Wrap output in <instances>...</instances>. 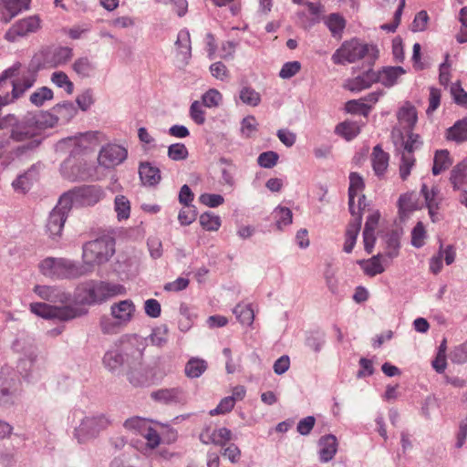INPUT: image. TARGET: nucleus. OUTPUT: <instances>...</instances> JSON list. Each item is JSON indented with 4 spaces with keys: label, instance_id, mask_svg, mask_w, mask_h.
Segmentation results:
<instances>
[{
    "label": "nucleus",
    "instance_id": "nucleus-45",
    "mask_svg": "<svg viewBox=\"0 0 467 467\" xmlns=\"http://www.w3.org/2000/svg\"><path fill=\"white\" fill-rule=\"evenodd\" d=\"M273 214L275 219L276 226L279 230H281L283 226L292 223L293 213L287 207L278 206L275 209Z\"/></svg>",
    "mask_w": 467,
    "mask_h": 467
},
{
    "label": "nucleus",
    "instance_id": "nucleus-30",
    "mask_svg": "<svg viewBox=\"0 0 467 467\" xmlns=\"http://www.w3.org/2000/svg\"><path fill=\"white\" fill-rule=\"evenodd\" d=\"M467 178V158L459 162L451 171L450 182L455 191H459L464 185Z\"/></svg>",
    "mask_w": 467,
    "mask_h": 467
},
{
    "label": "nucleus",
    "instance_id": "nucleus-39",
    "mask_svg": "<svg viewBox=\"0 0 467 467\" xmlns=\"http://www.w3.org/2000/svg\"><path fill=\"white\" fill-rule=\"evenodd\" d=\"M451 164L450 153L447 150H440L435 152L432 173L434 175L440 174L442 171L448 169Z\"/></svg>",
    "mask_w": 467,
    "mask_h": 467
},
{
    "label": "nucleus",
    "instance_id": "nucleus-58",
    "mask_svg": "<svg viewBox=\"0 0 467 467\" xmlns=\"http://www.w3.org/2000/svg\"><path fill=\"white\" fill-rule=\"evenodd\" d=\"M258 129V122L254 116H247L241 122V132L243 136L251 138Z\"/></svg>",
    "mask_w": 467,
    "mask_h": 467
},
{
    "label": "nucleus",
    "instance_id": "nucleus-28",
    "mask_svg": "<svg viewBox=\"0 0 467 467\" xmlns=\"http://www.w3.org/2000/svg\"><path fill=\"white\" fill-rule=\"evenodd\" d=\"M397 118L404 129L412 130L418 119L416 109L410 103H406L399 109Z\"/></svg>",
    "mask_w": 467,
    "mask_h": 467
},
{
    "label": "nucleus",
    "instance_id": "nucleus-57",
    "mask_svg": "<svg viewBox=\"0 0 467 467\" xmlns=\"http://www.w3.org/2000/svg\"><path fill=\"white\" fill-rule=\"evenodd\" d=\"M420 192L425 199L429 210L439 208V203L436 200L437 194L439 192L437 188L433 187L429 190L426 184H422Z\"/></svg>",
    "mask_w": 467,
    "mask_h": 467
},
{
    "label": "nucleus",
    "instance_id": "nucleus-40",
    "mask_svg": "<svg viewBox=\"0 0 467 467\" xmlns=\"http://www.w3.org/2000/svg\"><path fill=\"white\" fill-rule=\"evenodd\" d=\"M73 70L81 78H89L95 71L94 63L87 57L78 58L73 64Z\"/></svg>",
    "mask_w": 467,
    "mask_h": 467
},
{
    "label": "nucleus",
    "instance_id": "nucleus-49",
    "mask_svg": "<svg viewBox=\"0 0 467 467\" xmlns=\"http://www.w3.org/2000/svg\"><path fill=\"white\" fill-rule=\"evenodd\" d=\"M234 314L243 325H252L254 319V310L250 306L237 305L234 308Z\"/></svg>",
    "mask_w": 467,
    "mask_h": 467
},
{
    "label": "nucleus",
    "instance_id": "nucleus-35",
    "mask_svg": "<svg viewBox=\"0 0 467 467\" xmlns=\"http://www.w3.org/2000/svg\"><path fill=\"white\" fill-rule=\"evenodd\" d=\"M175 46L179 54L182 56V59L187 60L191 57L192 47L188 30L182 29L178 33Z\"/></svg>",
    "mask_w": 467,
    "mask_h": 467
},
{
    "label": "nucleus",
    "instance_id": "nucleus-18",
    "mask_svg": "<svg viewBox=\"0 0 467 467\" xmlns=\"http://www.w3.org/2000/svg\"><path fill=\"white\" fill-rule=\"evenodd\" d=\"M318 447L320 462H328L337 451V440L333 434L322 436L318 441Z\"/></svg>",
    "mask_w": 467,
    "mask_h": 467
},
{
    "label": "nucleus",
    "instance_id": "nucleus-52",
    "mask_svg": "<svg viewBox=\"0 0 467 467\" xmlns=\"http://www.w3.org/2000/svg\"><path fill=\"white\" fill-rule=\"evenodd\" d=\"M73 57V50L68 47H59L55 49L52 61L56 66H61L68 62Z\"/></svg>",
    "mask_w": 467,
    "mask_h": 467
},
{
    "label": "nucleus",
    "instance_id": "nucleus-64",
    "mask_svg": "<svg viewBox=\"0 0 467 467\" xmlns=\"http://www.w3.org/2000/svg\"><path fill=\"white\" fill-rule=\"evenodd\" d=\"M451 359L454 363H464L467 361V340L457 346L451 354Z\"/></svg>",
    "mask_w": 467,
    "mask_h": 467
},
{
    "label": "nucleus",
    "instance_id": "nucleus-17",
    "mask_svg": "<svg viewBox=\"0 0 467 467\" xmlns=\"http://www.w3.org/2000/svg\"><path fill=\"white\" fill-rule=\"evenodd\" d=\"M16 380L0 372V406L10 407L15 403Z\"/></svg>",
    "mask_w": 467,
    "mask_h": 467
},
{
    "label": "nucleus",
    "instance_id": "nucleus-51",
    "mask_svg": "<svg viewBox=\"0 0 467 467\" xmlns=\"http://www.w3.org/2000/svg\"><path fill=\"white\" fill-rule=\"evenodd\" d=\"M371 106L363 102L361 99L349 100L346 103V110L353 114H361L368 116L370 111Z\"/></svg>",
    "mask_w": 467,
    "mask_h": 467
},
{
    "label": "nucleus",
    "instance_id": "nucleus-9",
    "mask_svg": "<svg viewBox=\"0 0 467 467\" xmlns=\"http://www.w3.org/2000/svg\"><path fill=\"white\" fill-rule=\"evenodd\" d=\"M128 156L126 148L118 144H107L99 150L98 161L99 165L109 169L122 163Z\"/></svg>",
    "mask_w": 467,
    "mask_h": 467
},
{
    "label": "nucleus",
    "instance_id": "nucleus-25",
    "mask_svg": "<svg viewBox=\"0 0 467 467\" xmlns=\"http://www.w3.org/2000/svg\"><path fill=\"white\" fill-rule=\"evenodd\" d=\"M405 73L401 67H388L376 72L377 82H380L385 87H392L397 83L398 78Z\"/></svg>",
    "mask_w": 467,
    "mask_h": 467
},
{
    "label": "nucleus",
    "instance_id": "nucleus-42",
    "mask_svg": "<svg viewBox=\"0 0 467 467\" xmlns=\"http://www.w3.org/2000/svg\"><path fill=\"white\" fill-rule=\"evenodd\" d=\"M380 256V254H377L368 261H358V264L363 266V270L367 275L375 276L385 271V268L379 261Z\"/></svg>",
    "mask_w": 467,
    "mask_h": 467
},
{
    "label": "nucleus",
    "instance_id": "nucleus-5",
    "mask_svg": "<svg viewBox=\"0 0 467 467\" xmlns=\"http://www.w3.org/2000/svg\"><path fill=\"white\" fill-rule=\"evenodd\" d=\"M112 424V420L106 413H95L85 416L75 429L74 435L79 443L99 437Z\"/></svg>",
    "mask_w": 467,
    "mask_h": 467
},
{
    "label": "nucleus",
    "instance_id": "nucleus-56",
    "mask_svg": "<svg viewBox=\"0 0 467 467\" xmlns=\"http://www.w3.org/2000/svg\"><path fill=\"white\" fill-rule=\"evenodd\" d=\"M168 157L172 161H182L188 157V150L182 143H174L168 148Z\"/></svg>",
    "mask_w": 467,
    "mask_h": 467
},
{
    "label": "nucleus",
    "instance_id": "nucleus-32",
    "mask_svg": "<svg viewBox=\"0 0 467 467\" xmlns=\"http://www.w3.org/2000/svg\"><path fill=\"white\" fill-rule=\"evenodd\" d=\"M99 285L100 286L101 303L114 296L126 294V288L120 284L99 281Z\"/></svg>",
    "mask_w": 467,
    "mask_h": 467
},
{
    "label": "nucleus",
    "instance_id": "nucleus-41",
    "mask_svg": "<svg viewBox=\"0 0 467 467\" xmlns=\"http://www.w3.org/2000/svg\"><path fill=\"white\" fill-rule=\"evenodd\" d=\"M150 422L140 417H132L126 420L123 423L124 428L133 434L142 435L147 430H149Z\"/></svg>",
    "mask_w": 467,
    "mask_h": 467
},
{
    "label": "nucleus",
    "instance_id": "nucleus-22",
    "mask_svg": "<svg viewBox=\"0 0 467 467\" xmlns=\"http://www.w3.org/2000/svg\"><path fill=\"white\" fill-rule=\"evenodd\" d=\"M365 187L363 178L357 172L349 174V187H348V206L351 215L356 214L355 210V197L358 196V192H361Z\"/></svg>",
    "mask_w": 467,
    "mask_h": 467
},
{
    "label": "nucleus",
    "instance_id": "nucleus-13",
    "mask_svg": "<svg viewBox=\"0 0 467 467\" xmlns=\"http://www.w3.org/2000/svg\"><path fill=\"white\" fill-rule=\"evenodd\" d=\"M30 0H1L0 21L7 24L15 16L29 8Z\"/></svg>",
    "mask_w": 467,
    "mask_h": 467
},
{
    "label": "nucleus",
    "instance_id": "nucleus-10",
    "mask_svg": "<svg viewBox=\"0 0 467 467\" xmlns=\"http://www.w3.org/2000/svg\"><path fill=\"white\" fill-rule=\"evenodd\" d=\"M61 175L69 181H84L89 177L87 163L75 158H67L60 166Z\"/></svg>",
    "mask_w": 467,
    "mask_h": 467
},
{
    "label": "nucleus",
    "instance_id": "nucleus-26",
    "mask_svg": "<svg viewBox=\"0 0 467 467\" xmlns=\"http://www.w3.org/2000/svg\"><path fill=\"white\" fill-rule=\"evenodd\" d=\"M389 155L385 152L380 145H376L373 148L371 161L375 173L378 176L384 174L389 166Z\"/></svg>",
    "mask_w": 467,
    "mask_h": 467
},
{
    "label": "nucleus",
    "instance_id": "nucleus-16",
    "mask_svg": "<svg viewBox=\"0 0 467 467\" xmlns=\"http://www.w3.org/2000/svg\"><path fill=\"white\" fill-rule=\"evenodd\" d=\"M135 305L130 299L121 300L110 306L111 316L119 320V324L123 327L130 323L135 313Z\"/></svg>",
    "mask_w": 467,
    "mask_h": 467
},
{
    "label": "nucleus",
    "instance_id": "nucleus-36",
    "mask_svg": "<svg viewBox=\"0 0 467 467\" xmlns=\"http://www.w3.org/2000/svg\"><path fill=\"white\" fill-rule=\"evenodd\" d=\"M335 132L347 140H351L360 132V127L357 122L344 121L336 126Z\"/></svg>",
    "mask_w": 467,
    "mask_h": 467
},
{
    "label": "nucleus",
    "instance_id": "nucleus-8",
    "mask_svg": "<svg viewBox=\"0 0 467 467\" xmlns=\"http://www.w3.org/2000/svg\"><path fill=\"white\" fill-rule=\"evenodd\" d=\"M41 27V19L38 16H30L16 21L5 33V38L9 42H15L18 37H24L35 33Z\"/></svg>",
    "mask_w": 467,
    "mask_h": 467
},
{
    "label": "nucleus",
    "instance_id": "nucleus-43",
    "mask_svg": "<svg viewBox=\"0 0 467 467\" xmlns=\"http://www.w3.org/2000/svg\"><path fill=\"white\" fill-rule=\"evenodd\" d=\"M34 170H28L26 172L19 175L12 183L14 190L19 193H26L31 188L33 182Z\"/></svg>",
    "mask_w": 467,
    "mask_h": 467
},
{
    "label": "nucleus",
    "instance_id": "nucleus-34",
    "mask_svg": "<svg viewBox=\"0 0 467 467\" xmlns=\"http://www.w3.org/2000/svg\"><path fill=\"white\" fill-rule=\"evenodd\" d=\"M207 362L199 358H192L185 365V375L190 379L201 377L207 369Z\"/></svg>",
    "mask_w": 467,
    "mask_h": 467
},
{
    "label": "nucleus",
    "instance_id": "nucleus-53",
    "mask_svg": "<svg viewBox=\"0 0 467 467\" xmlns=\"http://www.w3.org/2000/svg\"><path fill=\"white\" fill-rule=\"evenodd\" d=\"M232 440V431L225 428H220L212 431V443L223 447L227 441Z\"/></svg>",
    "mask_w": 467,
    "mask_h": 467
},
{
    "label": "nucleus",
    "instance_id": "nucleus-6",
    "mask_svg": "<svg viewBox=\"0 0 467 467\" xmlns=\"http://www.w3.org/2000/svg\"><path fill=\"white\" fill-rule=\"evenodd\" d=\"M30 310L43 318L60 321H68L81 316L80 310L71 306H57L46 303H32Z\"/></svg>",
    "mask_w": 467,
    "mask_h": 467
},
{
    "label": "nucleus",
    "instance_id": "nucleus-19",
    "mask_svg": "<svg viewBox=\"0 0 467 467\" xmlns=\"http://www.w3.org/2000/svg\"><path fill=\"white\" fill-rule=\"evenodd\" d=\"M139 175L142 184L150 187L158 185L161 179L160 169L149 161L140 163Z\"/></svg>",
    "mask_w": 467,
    "mask_h": 467
},
{
    "label": "nucleus",
    "instance_id": "nucleus-27",
    "mask_svg": "<svg viewBox=\"0 0 467 467\" xmlns=\"http://www.w3.org/2000/svg\"><path fill=\"white\" fill-rule=\"evenodd\" d=\"M361 223L362 217L358 215V217L353 218L347 228L346 241L343 249L348 254L351 253L355 246L357 237L361 227Z\"/></svg>",
    "mask_w": 467,
    "mask_h": 467
},
{
    "label": "nucleus",
    "instance_id": "nucleus-44",
    "mask_svg": "<svg viewBox=\"0 0 467 467\" xmlns=\"http://www.w3.org/2000/svg\"><path fill=\"white\" fill-rule=\"evenodd\" d=\"M114 208L119 221L126 220L130 214V202L124 195H117L114 200Z\"/></svg>",
    "mask_w": 467,
    "mask_h": 467
},
{
    "label": "nucleus",
    "instance_id": "nucleus-12",
    "mask_svg": "<svg viewBox=\"0 0 467 467\" xmlns=\"http://www.w3.org/2000/svg\"><path fill=\"white\" fill-rule=\"evenodd\" d=\"M99 281H89L78 286L75 300L82 305L101 304Z\"/></svg>",
    "mask_w": 467,
    "mask_h": 467
},
{
    "label": "nucleus",
    "instance_id": "nucleus-55",
    "mask_svg": "<svg viewBox=\"0 0 467 467\" xmlns=\"http://www.w3.org/2000/svg\"><path fill=\"white\" fill-rule=\"evenodd\" d=\"M52 82L59 88H65L67 94H71L74 89L73 83L69 80L67 75L62 71L54 72L51 77Z\"/></svg>",
    "mask_w": 467,
    "mask_h": 467
},
{
    "label": "nucleus",
    "instance_id": "nucleus-24",
    "mask_svg": "<svg viewBox=\"0 0 467 467\" xmlns=\"http://www.w3.org/2000/svg\"><path fill=\"white\" fill-rule=\"evenodd\" d=\"M128 380L134 387H144L150 383V370L147 367L140 364L128 372Z\"/></svg>",
    "mask_w": 467,
    "mask_h": 467
},
{
    "label": "nucleus",
    "instance_id": "nucleus-29",
    "mask_svg": "<svg viewBox=\"0 0 467 467\" xmlns=\"http://www.w3.org/2000/svg\"><path fill=\"white\" fill-rule=\"evenodd\" d=\"M446 138L457 143L467 140V117L457 120L454 125L447 130Z\"/></svg>",
    "mask_w": 467,
    "mask_h": 467
},
{
    "label": "nucleus",
    "instance_id": "nucleus-3",
    "mask_svg": "<svg viewBox=\"0 0 467 467\" xmlns=\"http://www.w3.org/2000/svg\"><path fill=\"white\" fill-rule=\"evenodd\" d=\"M41 273L52 278H77L90 273L87 265H81L67 258L47 257L40 265Z\"/></svg>",
    "mask_w": 467,
    "mask_h": 467
},
{
    "label": "nucleus",
    "instance_id": "nucleus-50",
    "mask_svg": "<svg viewBox=\"0 0 467 467\" xmlns=\"http://www.w3.org/2000/svg\"><path fill=\"white\" fill-rule=\"evenodd\" d=\"M122 324H119V320L113 317H102L100 318V329L103 334L113 335L119 333L123 328Z\"/></svg>",
    "mask_w": 467,
    "mask_h": 467
},
{
    "label": "nucleus",
    "instance_id": "nucleus-63",
    "mask_svg": "<svg viewBox=\"0 0 467 467\" xmlns=\"http://www.w3.org/2000/svg\"><path fill=\"white\" fill-rule=\"evenodd\" d=\"M301 69V64L298 61H290L283 65L279 72V77L283 79H288L296 75Z\"/></svg>",
    "mask_w": 467,
    "mask_h": 467
},
{
    "label": "nucleus",
    "instance_id": "nucleus-62",
    "mask_svg": "<svg viewBox=\"0 0 467 467\" xmlns=\"http://www.w3.org/2000/svg\"><path fill=\"white\" fill-rule=\"evenodd\" d=\"M422 144L420 135L410 132L408 138L403 141L402 153L413 154V151L419 149Z\"/></svg>",
    "mask_w": 467,
    "mask_h": 467
},
{
    "label": "nucleus",
    "instance_id": "nucleus-48",
    "mask_svg": "<svg viewBox=\"0 0 467 467\" xmlns=\"http://www.w3.org/2000/svg\"><path fill=\"white\" fill-rule=\"evenodd\" d=\"M200 224L206 231H217L221 226V218L211 212H205L200 216Z\"/></svg>",
    "mask_w": 467,
    "mask_h": 467
},
{
    "label": "nucleus",
    "instance_id": "nucleus-61",
    "mask_svg": "<svg viewBox=\"0 0 467 467\" xmlns=\"http://www.w3.org/2000/svg\"><path fill=\"white\" fill-rule=\"evenodd\" d=\"M426 237V231L421 222H419L411 232V244L414 247L420 248L424 244Z\"/></svg>",
    "mask_w": 467,
    "mask_h": 467
},
{
    "label": "nucleus",
    "instance_id": "nucleus-23",
    "mask_svg": "<svg viewBox=\"0 0 467 467\" xmlns=\"http://www.w3.org/2000/svg\"><path fill=\"white\" fill-rule=\"evenodd\" d=\"M375 82H377L376 72L369 69L364 74L348 80L347 88L351 91H361L368 88Z\"/></svg>",
    "mask_w": 467,
    "mask_h": 467
},
{
    "label": "nucleus",
    "instance_id": "nucleus-31",
    "mask_svg": "<svg viewBox=\"0 0 467 467\" xmlns=\"http://www.w3.org/2000/svg\"><path fill=\"white\" fill-rule=\"evenodd\" d=\"M104 367L110 372L117 371L124 363V356L118 348L108 350L102 358Z\"/></svg>",
    "mask_w": 467,
    "mask_h": 467
},
{
    "label": "nucleus",
    "instance_id": "nucleus-4",
    "mask_svg": "<svg viewBox=\"0 0 467 467\" xmlns=\"http://www.w3.org/2000/svg\"><path fill=\"white\" fill-rule=\"evenodd\" d=\"M83 264L93 270L95 264L100 265L108 262L115 253V240L108 235L87 242L83 245Z\"/></svg>",
    "mask_w": 467,
    "mask_h": 467
},
{
    "label": "nucleus",
    "instance_id": "nucleus-20",
    "mask_svg": "<svg viewBox=\"0 0 467 467\" xmlns=\"http://www.w3.org/2000/svg\"><path fill=\"white\" fill-rule=\"evenodd\" d=\"M29 121H32L37 133L53 128L57 124V118L49 111L28 112Z\"/></svg>",
    "mask_w": 467,
    "mask_h": 467
},
{
    "label": "nucleus",
    "instance_id": "nucleus-15",
    "mask_svg": "<svg viewBox=\"0 0 467 467\" xmlns=\"http://www.w3.org/2000/svg\"><path fill=\"white\" fill-rule=\"evenodd\" d=\"M34 292L42 299L52 302L67 304L71 300L69 294L63 291L61 288L48 285H36Z\"/></svg>",
    "mask_w": 467,
    "mask_h": 467
},
{
    "label": "nucleus",
    "instance_id": "nucleus-38",
    "mask_svg": "<svg viewBox=\"0 0 467 467\" xmlns=\"http://www.w3.org/2000/svg\"><path fill=\"white\" fill-rule=\"evenodd\" d=\"M73 204H77V195L75 189L63 193L60 196L57 204L53 210L64 213V215L67 217Z\"/></svg>",
    "mask_w": 467,
    "mask_h": 467
},
{
    "label": "nucleus",
    "instance_id": "nucleus-21",
    "mask_svg": "<svg viewBox=\"0 0 467 467\" xmlns=\"http://www.w3.org/2000/svg\"><path fill=\"white\" fill-rule=\"evenodd\" d=\"M67 216L64 213L52 210L49 213L47 223L46 225L47 232L49 237L57 239L61 236Z\"/></svg>",
    "mask_w": 467,
    "mask_h": 467
},
{
    "label": "nucleus",
    "instance_id": "nucleus-54",
    "mask_svg": "<svg viewBox=\"0 0 467 467\" xmlns=\"http://www.w3.org/2000/svg\"><path fill=\"white\" fill-rule=\"evenodd\" d=\"M415 164L413 154L401 153V161L400 165V176L405 181L410 174V171Z\"/></svg>",
    "mask_w": 467,
    "mask_h": 467
},
{
    "label": "nucleus",
    "instance_id": "nucleus-60",
    "mask_svg": "<svg viewBox=\"0 0 467 467\" xmlns=\"http://www.w3.org/2000/svg\"><path fill=\"white\" fill-rule=\"evenodd\" d=\"M168 327L163 325L153 329L150 335V342L157 347H162L167 342Z\"/></svg>",
    "mask_w": 467,
    "mask_h": 467
},
{
    "label": "nucleus",
    "instance_id": "nucleus-2",
    "mask_svg": "<svg viewBox=\"0 0 467 467\" xmlns=\"http://www.w3.org/2000/svg\"><path fill=\"white\" fill-rule=\"evenodd\" d=\"M36 80L35 71L26 70L21 75L18 73V67L14 66L5 69L0 76V92L4 93V88L12 87V93L2 95L4 103H11L19 99L24 93L33 87Z\"/></svg>",
    "mask_w": 467,
    "mask_h": 467
},
{
    "label": "nucleus",
    "instance_id": "nucleus-47",
    "mask_svg": "<svg viewBox=\"0 0 467 467\" xmlns=\"http://www.w3.org/2000/svg\"><path fill=\"white\" fill-rule=\"evenodd\" d=\"M53 95V91L49 88L42 87L30 95L29 100L33 105L41 107L47 100H51Z\"/></svg>",
    "mask_w": 467,
    "mask_h": 467
},
{
    "label": "nucleus",
    "instance_id": "nucleus-1",
    "mask_svg": "<svg viewBox=\"0 0 467 467\" xmlns=\"http://www.w3.org/2000/svg\"><path fill=\"white\" fill-rule=\"evenodd\" d=\"M7 127H11L10 138L14 140L25 141L31 140L28 143L17 147L16 150V155H22L27 150H33L40 145L41 140L34 139L38 133L33 122L29 121L28 113L19 121H16V118L11 115L0 119V130Z\"/></svg>",
    "mask_w": 467,
    "mask_h": 467
},
{
    "label": "nucleus",
    "instance_id": "nucleus-11",
    "mask_svg": "<svg viewBox=\"0 0 467 467\" xmlns=\"http://www.w3.org/2000/svg\"><path fill=\"white\" fill-rule=\"evenodd\" d=\"M150 398L154 401L164 405H184L188 400L187 393L180 387L160 389L151 392Z\"/></svg>",
    "mask_w": 467,
    "mask_h": 467
},
{
    "label": "nucleus",
    "instance_id": "nucleus-33",
    "mask_svg": "<svg viewBox=\"0 0 467 467\" xmlns=\"http://www.w3.org/2000/svg\"><path fill=\"white\" fill-rule=\"evenodd\" d=\"M57 121L61 120L63 123L70 121L77 114L78 110L75 105L70 101L58 103L52 109Z\"/></svg>",
    "mask_w": 467,
    "mask_h": 467
},
{
    "label": "nucleus",
    "instance_id": "nucleus-7",
    "mask_svg": "<svg viewBox=\"0 0 467 467\" xmlns=\"http://www.w3.org/2000/svg\"><path fill=\"white\" fill-rule=\"evenodd\" d=\"M369 47L357 39L344 42L332 55V61L336 65L354 63L363 58L368 52Z\"/></svg>",
    "mask_w": 467,
    "mask_h": 467
},
{
    "label": "nucleus",
    "instance_id": "nucleus-46",
    "mask_svg": "<svg viewBox=\"0 0 467 467\" xmlns=\"http://www.w3.org/2000/svg\"><path fill=\"white\" fill-rule=\"evenodd\" d=\"M241 101L248 106L256 107L261 102L260 94L250 87H244L239 93Z\"/></svg>",
    "mask_w": 467,
    "mask_h": 467
},
{
    "label": "nucleus",
    "instance_id": "nucleus-59",
    "mask_svg": "<svg viewBox=\"0 0 467 467\" xmlns=\"http://www.w3.org/2000/svg\"><path fill=\"white\" fill-rule=\"evenodd\" d=\"M278 154L275 151H265L261 153L257 158L259 166L266 169H271L277 163Z\"/></svg>",
    "mask_w": 467,
    "mask_h": 467
},
{
    "label": "nucleus",
    "instance_id": "nucleus-14",
    "mask_svg": "<svg viewBox=\"0 0 467 467\" xmlns=\"http://www.w3.org/2000/svg\"><path fill=\"white\" fill-rule=\"evenodd\" d=\"M75 192L77 195V204L82 206L95 205L103 196L102 189L96 185L75 188Z\"/></svg>",
    "mask_w": 467,
    "mask_h": 467
},
{
    "label": "nucleus",
    "instance_id": "nucleus-37",
    "mask_svg": "<svg viewBox=\"0 0 467 467\" xmlns=\"http://www.w3.org/2000/svg\"><path fill=\"white\" fill-rule=\"evenodd\" d=\"M325 23L334 37H341L346 26V20L342 16L336 13L330 14Z\"/></svg>",
    "mask_w": 467,
    "mask_h": 467
}]
</instances>
